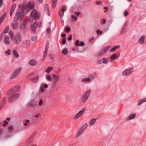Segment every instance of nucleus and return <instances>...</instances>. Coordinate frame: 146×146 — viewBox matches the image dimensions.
<instances>
[{
  "mask_svg": "<svg viewBox=\"0 0 146 146\" xmlns=\"http://www.w3.org/2000/svg\"><path fill=\"white\" fill-rule=\"evenodd\" d=\"M25 15V14L23 13V11H22L21 12L19 11H17L14 18L13 21L16 22L19 19L20 21H21L24 18Z\"/></svg>",
  "mask_w": 146,
  "mask_h": 146,
  "instance_id": "f257e3e1",
  "label": "nucleus"
},
{
  "mask_svg": "<svg viewBox=\"0 0 146 146\" xmlns=\"http://www.w3.org/2000/svg\"><path fill=\"white\" fill-rule=\"evenodd\" d=\"M91 90L89 89L87 90L82 97V102L83 104L85 103L87 101L91 93Z\"/></svg>",
  "mask_w": 146,
  "mask_h": 146,
  "instance_id": "f03ea898",
  "label": "nucleus"
},
{
  "mask_svg": "<svg viewBox=\"0 0 146 146\" xmlns=\"http://www.w3.org/2000/svg\"><path fill=\"white\" fill-rule=\"evenodd\" d=\"M13 39L14 43L15 44L17 45L20 44L22 40L21 34L19 33L17 34Z\"/></svg>",
  "mask_w": 146,
  "mask_h": 146,
  "instance_id": "7ed1b4c3",
  "label": "nucleus"
},
{
  "mask_svg": "<svg viewBox=\"0 0 146 146\" xmlns=\"http://www.w3.org/2000/svg\"><path fill=\"white\" fill-rule=\"evenodd\" d=\"M21 70V67H19L14 70L12 73L10 78L11 79H13L17 76L20 73Z\"/></svg>",
  "mask_w": 146,
  "mask_h": 146,
  "instance_id": "20e7f679",
  "label": "nucleus"
},
{
  "mask_svg": "<svg viewBox=\"0 0 146 146\" xmlns=\"http://www.w3.org/2000/svg\"><path fill=\"white\" fill-rule=\"evenodd\" d=\"M133 68H131L125 69L122 73V75L123 76H127L131 74L133 72Z\"/></svg>",
  "mask_w": 146,
  "mask_h": 146,
  "instance_id": "39448f33",
  "label": "nucleus"
},
{
  "mask_svg": "<svg viewBox=\"0 0 146 146\" xmlns=\"http://www.w3.org/2000/svg\"><path fill=\"white\" fill-rule=\"evenodd\" d=\"M19 96L18 94H13L8 98L7 101L10 102H14L18 98Z\"/></svg>",
  "mask_w": 146,
  "mask_h": 146,
  "instance_id": "423d86ee",
  "label": "nucleus"
},
{
  "mask_svg": "<svg viewBox=\"0 0 146 146\" xmlns=\"http://www.w3.org/2000/svg\"><path fill=\"white\" fill-rule=\"evenodd\" d=\"M31 15L33 17L34 19L35 20L38 19L40 17L39 13L35 9H34L31 12Z\"/></svg>",
  "mask_w": 146,
  "mask_h": 146,
  "instance_id": "0eeeda50",
  "label": "nucleus"
},
{
  "mask_svg": "<svg viewBox=\"0 0 146 146\" xmlns=\"http://www.w3.org/2000/svg\"><path fill=\"white\" fill-rule=\"evenodd\" d=\"M86 110V108H83L74 117V119H77L82 116L84 114V111Z\"/></svg>",
  "mask_w": 146,
  "mask_h": 146,
  "instance_id": "6e6552de",
  "label": "nucleus"
},
{
  "mask_svg": "<svg viewBox=\"0 0 146 146\" xmlns=\"http://www.w3.org/2000/svg\"><path fill=\"white\" fill-rule=\"evenodd\" d=\"M27 25V23L25 21L22 22L20 24V29L21 31H25L26 30V27Z\"/></svg>",
  "mask_w": 146,
  "mask_h": 146,
  "instance_id": "1a4fd4ad",
  "label": "nucleus"
},
{
  "mask_svg": "<svg viewBox=\"0 0 146 146\" xmlns=\"http://www.w3.org/2000/svg\"><path fill=\"white\" fill-rule=\"evenodd\" d=\"M66 10V5L63 6L61 10L59 12V15L61 18H62L64 15V12Z\"/></svg>",
  "mask_w": 146,
  "mask_h": 146,
  "instance_id": "9d476101",
  "label": "nucleus"
},
{
  "mask_svg": "<svg viewBox=\"0 0 146 146\" xmlns=\"http://www.w3.org/2000/svg\"><path fill=\"white\" fill-rule=\"evenodd\" d=\"M110 47V46H108L105 47L102 49L98 54L99 55H102L105 53Z\"/></svg>",
  "mask_w": 146,
  "mask_h": 146,
  "instance_id": "9b49d317",
  "label": "nucleus"
},
{
  "mask_svg": "<svg viewBox=\"0 0 146 146\" xmlns=\"http://www.w3.org/2000/svg\"><path fill=\"white\" fill-rule=\"evenodd\" d=\"M37 26L38 24L36 22H35L34 24H32L31 26V29L35 33H36V29L37 27Z\"/></svg>",
  "mask_w": 146,
  "mask_h": 146,
  "instance_id": "f8f14e48",
  "label": "nucleus"
},
{
  "mask_svg": "<svg viewBox=\"0 0 146 146\" xmlns=\"http://www.w3.org/2000/svg\"><path fill=\"white\" fill-rule=\"evenodd\" d=\"M49 48L48 44H46L44 49V54L43 56V59H44L47 55V52Z\"/></svg>",
  "mask_w": 146,
  "mask_h": 146,
  "instance_id": "ddd939ff",
  "label": "nucleus"
},
{
  "mask_svg": "<svg viewBox=\"0 0 146 146\" xmlns=\"http://www.w3.org/2000/svg\"><path fill=\"white\" fill-rule=\"evenodd\" d=\"M74 45L76 46H80L81 47L85 45V43L83 41L80 42L79 43V41L78 40H77L75 42Z\"/></svg>",
  "mask_w": 146,
  "mask_h": 146,
  "instance_id": "4468645a",
  "label": "nucleus"
},
{
  "mask_svg": "<svg viewBox=\"0 0 146 146\" xmlns=\"http://www.w3.org/2000/svg\"><path fill=\"white\" fill-rule=\"evenodd\" d=\"M30 41L26 40L24 41L22 43V45L25 47H27L29 46L30 44Z\"/></svg>",
  "mask_w": 146,
  "mask_h": 146,
  "instance_id": "2eb2a0df",
  "label": "nucleus"
},
{
  "mask_svg": "<svg viewBox=\"0 0 146 146\" xmlns=\"http://www.w3.org/2000/svg\"><path fill=\"white\" fill-rule=\"evenodd\" d=\"M9 37L8 36H6L4 38V44L6 45H9L10 44Z\"/></svg>",
  "mask_w": 146,
  "mask_h": 146,
  "instance_id": "dca6fc26",
  "label": "nucleus"
},
{
  "mask_svg": "<svg viewBox=\"0 0 146 146\" xmlns=\"http://www.w3.org/2000/svg\"><path fill=\"white\" fill-rule=\"evenodd\" d=\"M6 103V98L4 97L0 103V110L5 105Z\"/></svg>",
  "mask_w": 146,
  "mask_h": 146,
  "instance_id": "f3484780",
  "label": "nucleus"
},
{
  "mask_svg": "<svg viewBox=\"0 0 146 146\" xmlns=\"http://www.w3.org/2000/svg\"><path fill=\"white\" fill-rule=\"evenodd\" d=\"M145 36L144 35L142 36L139 38L138 42L141 44H143L144 43Z\"/></svg>",
  "mask_w": 146,
  "mask_h": 146,
  "instance_id": "a211bd4d",
  "label": "nucleus"
},
{
  "mask_svg": "<svg viewBox=\"0 0 146 146\" xmlns=\"http://www.w3.org/2000/svg\"><path fill=\"white\" fill-rule=\"evenodd\" d=\"M16 6L15 4H14L12 5L10 11V16H12L14 10L16 8Z\"/></svg>",
  "mask_w": 146,
  "mask_h": 146,
  "instance_id": "6ab92c4d",
  "label": "nucleus"
},
{
  "mask_svg": "<svg viewBox=\"0 0 146 146\" xmlns=\"http://www.w3.org/2000/svg\"><path fill=\"white\" fill-rule=\"evenodd\" d=\"M117 54H114L112 55L110 57V58L111 59L110 60L111 62H112L113 60L117 58Z\"/></svg>",
  "mask_w": 146,
  "mask_h": 146,
  "instance_id": "aec40b11",
  "label": "nucleus"
},
{
  "mask_svg": "<svg viewBox=\"0 0 146 146\" xmlns=\"http://www.w3.org/2000/svg\"><path fill=\"white\" fill-rule=\"evenodd\" d=\"M81 81L82 82L84 83L85 82H91V80L90 78L87 77L86 78H83L81 80Z\"/></svg>",
  "mask_w": 146,
  "mask_h": 146,
  "instance_id": "412c9836",
  "label": "nucleus"
},
{
  "mask_svg": "<svg viewBox=\"0 0 146 146\" xmlns=\"http://www.w3.org/2000/svg\"><path fill=\"white\" fill-rule=\"evenodd\" d=\"M83 132L82 130L79 129L76 134V137L77 138L80 137L82 134Z\"/></svg>",
  "mask_w": 146,
  "mask_h": 146,
  "instance_id": "4be33fe9",
  "label": "nucleus"
},
{
  "mask_svg": "<svg viewBox=\"0 0 146 146\" xmlns=\"http://www.w3.org/2000/svg\"><path fill=\"white\" fill-rule=\"evenodd\" d=\"M44 9L45 11L46 12L48 16L50 15V12L48 8V5L47 4L45 5Z\"/></svg>",
  "mask_w": 146,
  "mask_h": 146,
  "instance_id": "5701e85b",
  "label": "nucleus"
},
{
  "mask_svg": "<svg viewBox=\"0 0 146 146\" xmlns=\"http://www.w3.org/2000/svg\"><path fill=\"white\" fill-rule=\"evenodd\" d=\"M29 64L31 66L35 65L36 64V61L34 59L31 60L29 61Z\"/></svg>",
  "mask_w": 146,
  "mask_h": 146,
  "instance_id": "b1692460",
  "label": "nucleus"
},
{
  "mask_svg": "<svg viewBox=\"0 0 146 146\" xmlns=\"http://www.w3.org/2000/svg\"><path fill=\"white\" fill-rule=\"evenodd\" d=\"M59 76L57 77H56L54 78L53 81L52 82V84L53 85H56L59 80Z\"/></svg>",
  "mask_w": 146,
  "mask_h": 146,
  "instance_id": "393cba45",
  "label": "nucleus"
},
{
  "mask_svg": "<svg viewBox=\"0 0 146 146\" xmlns=\"http://www.w3.org/2000/svg\"><path fill=\"white\" fill-rule=\"evenodd\" d=\"M6 15L7 13L5 12L1 16L0 18V25L1 23L4 20Z\"/></svg>",
  "mask_w": 146,
  "mask_h": 146,
  "instance_id": "a878e982",
  "label": "nucleus"
},
{
  "mask_svg": "<svg viewBox=\"0 0 146 146\" xmlns=\"http://www.w3.org/2000/svg\"><path fill=\"white\" fill-rule=\"evenodd\" d=\"M20 88L19 86H15L13 88L12 90L14 93L18 92Z\"/></svg>",
  "mask_w": 146,
  "mask_h": 146,
  "instance_id": "bb28decb",
  "label": "nucleus"
},
{
  "mask_svg": "<svg viewBox=\"0 0 146 146\" xmlns=\"http://www.w3.org/2000/svg\"><path fill=\"white\" fill-rule=\"evenodd\" d=\"M33 137V135H31L30 137L28 139L27 141V143L28 144H29L33 142L32 138Z\"/></svg>",
  "mask_w": 146,
  "mask_h": 146,
  "instance_id": "cd10ccee",
  "label": "nucleus"
},
{
  "mask_svg": "<svg viewBox=\"0 0 146 146\" xmlns=\"http://www.w3.org/2000/svg\"><path fill=\"white\" fill-rule=\"evenodd\" d=\"M18 26V23L17 22L11 24V27L12 28L15 29H16L17 28Z\"/></svg>",
  "mask_w": 146,
  "mask_h": 146,
  "instance_id": "c85d7f7f",
  "label": "nucleus"
},
{
  "mask_svg": "<svg viewBox=\"0 0 146 146\" xmlns=\"http://www.w3.org/2000/svg\"><path fill=\"white\" fill-rule=\"evenodd\" d=\"M57 0H51L52 7L53 8H55L57 3Z\"/></svg>",
  "mask_w": 146,
  "mask_h": 146,
  "instance_id": "c756f323",
  "label": "nucleus"
},
{
  "mask_svg": "<svg viewBox=\"0 0 146 146\" xmlns=\"http://www.w3.org/2000/svg\"><path fill=\"white\" fill-rule=\"evenodd\" d=\"M39 78V76L37 75L34 78L32 79V81L34 83L37 82Z\"/></svg>",
  "mask_w": 146,
  "mask_h": 146,
  "instance_id": "7c9ffc66",
  "label": "nucleus"
},
{
  "mask_svg": "<svg viewBox=\"0 0 146 146\" xmlns=\"http://www.w3.org/2000/svg\"><path fill=\"white\" fill-rule=\"evenodd\" d=\"M87 127V123H86L80 129L82 130L83 131H84L86 128Z\"/></svg>",
  "mask_w": 146,
  "mask_h": 146,
  "instance_id": "2f4dec72",
  "label": "nucleus"
},
{
  "mask_svg": "<svg viewBox=\"0 0 146 146\" xmlns=\"http://www.w3.org/2000/svg\"><path fill=\"white\" fill-rule=\"evenodd\" d=\"M23 10H25L27 12H29L30 9V8L28 7L27 5H23Z\"/></svg>",
  "mask_w": 146,
  "mask_h": 146,
  "instance_id": "473e14b6",
  "label": "nucleus"
},
{
  "mask_svg": "<svg viewBox=\"0 0 146 146\" xmlns=\"http://www.w3.org/2000/svg\"><path fill=\"white\" fill-rule=\"evenodd\" d=\"M29 105L32 107H34L35 105V100H32L29 103Z\"/></svg>",
  "mask_w": 146,
  "mask_h": 146,
  "instance_id": "72a5a7b5",
  "label": "nucleus"
},
{
  "mask_svg": "<svg viewBox=\"0 0 146 146\" xmlns=\"http://www.w3.org/2000/svg\"><path fill=\"white\" fill-rule=\"evenodd\" d=\"M27 5L28 7L30 8V9H33L34 7V5L33 4H31L30 2H29Z\"/></svg>",
  "mask_w": 146,
  "mask_h": 146,
  "instance_id": "f704fd0d",
  "label": "nucleus"
},
{
  "mask_svg": "<svg viewBox=\"0 0 146 146\" xmlns=\"http://www.w3.org/2000/svg\"><path fill=\"white\" fill-rule=\"evenodd\" d=\"M53 69L52 67H49L45 70V72L47 73H49Z\"/></svg>",
  "mask_w": 146,
  "mask_h": 146,
  "instance_id": "c9c22d12",
  "label": "nucleus"
},
{
  "mask_svg": "<svg viewBox=\"0 0 146 146\" xmlns=\"http://www.w3.org/2000/svg\"><path fill=\"white\" fill-rule=\"evenodd\" d=\"M13 93H14V92H13L12 89H10V90H8L6 92V94L7 95H8L11 94H13Z\"/></svg>",
  "mask_w": 146,
  "mask_h": 146,
  "instance_id": "e433bc0d",
  "label": "nucleus"
},
{
  "mask_svg": "<svg viewBox=\"0 0 146 146\" xmlns=\"http://www.w3.org/2000/svg\"><path fill=\"white\" fill-rule=\"evenodd\" d=\"M135 117V115L134 114H132L130 115L128 118V119L129 120L134 119Z\"/></svg>",
  "mask_w": 146,
  "mask_h": 146,
  "instance_id": "4c0bfd02",
  "label": "nucleus"
},
{
  "mask_svg": "<svg viewBox=\"0 0 146 146\" xmlns=\"http://www.w3.org/2000/svg\"><path fill=\"white\" fill-rule=\"evenodd\" d=\"M9 34L10 36V38L11 40L13 39V33L12 31H9Z\"/></svg>",
  "mask_w": 146,
  "mask_h": 146,
  "instance_id": "58836bf2",
  "label": "nucleus"
},
{
  "mask_svg": "<svg viewBox=\"0 0 146 146\" xmlns=\"http://www.w3.org/2000/svg\"><path fill=\"white\" fill-rule=\"evenodd\" d=\"M62 54L65 55H67L68 52V51L67 49L66 48H64L62 50Z\"/></svg>",
  "mask_w": 146,
  "mask_h": 146,
  "instance_id": "ea45409f",
  "label": "nucleus"
},
{
  "mask_svg": "<svg viewBox=\"0 0 146 146\" xmlns=\"http://www.w3.org/2000/svg\"><path fill=\"white\" fill-rule=\"evenodd\" d=\"M13 52L14 55L16 57L18 58L19 56V55L18 53L14 49L13 50Z\"/></svg>",
  "mask_w": 146,
  "mask_h": 146,
  "instance_id": "a19ab883",
  "label": "nucleus"
},
{
  "mask_svg": "<svg viewBox=\"0 0 146 146\" xmlns=\"http://www.w3.org/2000/svg\"><path fill=\"white\" fill-rule=\"evenodd\" d=\"M103 59V63L105 64H107L108 62V60L106 58H103L102 59Z\"/></svg>",
  "mask_w": 146,
  "mask_h": 146,
  "instance_id": "79ce46f5",
  "label": "nucleus"
},
{
  "mask_svg": "<svg viewBox=\"0 0 146 146\" xmlns=\"http://www.w3.org/2000/svg\"><path fill=\"white\" fill-rule=\"evenodd\" d=\"M96 119H92L90 122V123L91 125H93L96 122Z\"/></svg>",
  "mask_w": 146,
  "mask_h": 146,
  "instance_id": "37998d69",
  "label": "nucleus"
},
{
  "mask_svg": "<svg viewBox=\"0 0 146 146\" xmlns=\"http://www.w3.org/2000/svg\"><path fill=\"white\" fill-rule=\"evenodd\" d=\"M126 25V23H125V24H124L123 26L122 27V28L121 31V34H123L124 33V31L125 30L124 26L125 25Z\"/></svg>",
  "mask_w": 146,
  "mask_h": 146,
  "instance_id": "c03bdc74",
  "label": "nucleus"
},
{
  "mask_svg": "<svg viewBox=\"0 0 146 146\" xmlns=\"http://www.w3.org/2000/svg\"><path fill=\"white\" fill-rule=\"evenodd\" d=\"M34 18L31 15L30 17H29V21L31 23H32L33 21V19Z\"/></svg>",
  "mask_w": 146,
  "mask_h": 146,
  "instance_id": "a18cd8bd",
  "label": "nucleus"
},
{
  "mask_svg": "<svg viewBox=\"0 0 146 146\" xmlns=\"http://www.w3.org/2000/svg\"><path fill=\"white\" fill-rule=\"evenodd\" d=\"M46 79L48 81H51V77L49 75H48L46 76Z\"/></svg>",
  "mask_w": 146,
  "mask_h": 146,
  "instance_id": "49530a36",
  "label": "nucleus"
},
{
  "mask_svg": "<svg viewBox=\"0 0 146 146\" xmlns=\"http://www.w3.org/2000/svg\"><path fill=\"white\" fill-rule=\"evenodd\" d=\"M144 102H143V100H142V99H140L138 101V104L139 105H140L142 104H143V103Z\"/></svg>",
  "mask_w": 146,
  "mask_h": 146,
  "instance_id": "de8ad7c7",
  "label": "nucleus"
},
{
  "mask_svg": "<svg viewBox=\"0 0 146 146\" xmlns=\"http://www.w3.org/2000/svg\"><path fill=\"white\" fill-rule=\"evenodd\" d=\"M9 27L8 26H7L6 27L4 31V33H7L8 32V31L9 30Z\"/></svg>",
  "mask_w": 146,
  "mask_h": 146,
  "instance_id": "09e8293b",
  "label": "nucleus"
},
{
  "mask_svg": "<svg viewBox=\"0 0 146 146\" xmlns=\"http://www.w3.org/2000/svg\"><path fill=\"white\" fill-rule=\"evenodd\" d=\"M13 128V127L12 126H10L8 127V131L10 132H11V131H12Z\"/></svg>",
  "mask_w": 146,
  "mask_h": 146,
  "instance_id": "8fccbe9b",
  "label": "nucleus"
},
{
  "mask_svg": "<svg viewBox=\"0 0 146 146\" xmlns=\"http://www.w3.org/2000/svg\"><path fill=\"white\" fill-rule=\"evenodd\" d=\"M37 39V36H35L32 38V40L33 41H35Z\"/></svg>",
  "mask_w": 146,
  "mask_h": 146,
  "instance_id": "3c124183",
  "label": "nucleus"
},
{
  "mask_svg": "<svg viewBox=\"0 0 146 146\" xmlns=\"http://www.w3.org/2000/svg\"><path fill=\"white\" fill-rule=\"evenodd\" d=\"M40 90L41 92H44L45 91V90L43 89L42 86H40Z\"/></svg>",
  "mask_w": 146,
  "mask_h": 146,
  "instance_id": "603ef678",
  "label": "nucleus"
},
{
  "mask_svg": "<svg viewBox=\"0 0 146 146\" xmlns=\"http://www.w3.org/2000/svg\"><path fill=\"white\" fill-rule=\"evenodd\" d=\"M73 80L72 78H69L68 80V82L70 84H71L73 83Z\"/></svg>",
  "mask_w": 146,
  "mask_h": 146,
  "instance_id": "864d4df0",
  "label": "nucleus"
},
{
  "mask_svg": "<svg viewBox=\"0 0 146 146\" xmlns=\"http://www.w3.org/2000/svg\"><path fill=\"white\" fill-rule=\"evenodd\" d=\"M70 29L69 27H67L66 28V31L67 33H68L70 32Z\"/></svg>",
  "mask_w": 146,
  "mask_h": 146,
  "instance_id": "5fc2aeb1",
  "label": "nucleus"
},
{
  "mask_svg": "<svg viewBox=\"0 0 146 146\" xmlns=\"http://www.w3.org/2000/svg\"><path fill=\"white\" fill-rule=\"evenodd\" d=\"M129 13L127 11H125L124 13V15L126 17L128 15Z\"/></svg>",
  "mask_w": 146,
  "mask_h": 146,
  "instance_id": "6e6d98bb",
  "label": "nucleus"
},
{
  "mask_svg": "<svg viewBox=\"0 0 146 146\" xmlns=\"http://www.w3.org/2000/svg\"><path fill=\"white\" fill-rule=\"evenodd\" d=\"M66 39L65 38H64L63 39L62 43L63 44H64L66 43Z\"/></svg>",
  "mask_w": 146,
  "mask_h": 146,
  "instance_id": "4d7b16f0",
  "label": "nucleus"
},
{
  "mask_svg": "<svg viewBox=\"0 0 146 146\" xmlns=\"http://www.w3.org/2000/svg\"><path fill=\"white\" fill-rule=\"evenodd\" d=\"M43 103V100L42 99H40L39 102V106H41L42 105V104Z\"/></svg>",
  "mask_w": 146,
  "mask_h": 146,
  "instance_id": "13d9d810",
  "label": "nucleus"
},
{
  "mask_svg": "<svg viewBox=\"0 0 146 146\" xmlns=\"http://www.w3.org/2000/svg\"><path fill=\"white\" fill-rule=\"evenodd\" d=\"M97 33L98 35L102 34V31H101L100 32V30H98L97 31Z\"/></svg>",
  "mask_w": 146,
  "mask_h": 146,
  "instance_id": "bf43d9fd",
  "label": "nucleus"
},
{
  "mask_svg": "<svg viewBox=\"0 0 146 146\" xmlns=\"http://www.w3.org/2000/svg\"><path fill=\"white\" fill-rule=\"evenodd\" d=\"M5 53L6 54H7L8 55H10L11 54L10 52V50H9L8 49L7 51H6L5 52Z\"/></svg>",
  "mask_w": 146,
  "mask_h": 146,
  "instance_id": "052dcab7",
  "label": "nucleus"
},
{
  "mask_svg": "<svg viewBox=\"0 0 146 146\" xmlns=\"http://www.w3.org/2000/svg\"><path fill=\"white\" fill-rule=\"evenodd\" d=\"M3 5V0H0V8Z\"/></svg>",
  "mask_w": 146,
  "mask_h": 146,
  "instance_id": "680f3d73",
  "label": "nucleus"
},
{
  "mask_svg": "<svg viewBox=\"0 0 146 146\" xmlns=\"http://www.w3.org/2000/svg\"><path fill=\"white\" fill-rule=\"evenodd\" d=\"M89 77L91 79V81L95 78V76H91Z\"/></svg>",
  "mask_w": 146,
  "mask_h": 146,
  "instance_id": "e2e57ef3",
  "label": "nucleus"
},
{
  "mask_svg": "<svg viewBox=\"0 0 146 146\" xmlns=\"http://www.w3.org/2000/svg\"><path fill=\"white\" fill-rule=\"evenodd\" d=\"M4 123L3 124V125L4 126H5L6 125H7L8 124V122L6 121H4Z\"/></svg>",
  "mask_w": 146,
  "mask_h": 146,
  "instance_id": "0e129e2a",
  "label": "nucleus"
},
{
  "mask_svg": "<svg viewBox=\"0 0 146 146\" xmlns=\"http://www.w3.org/2000/svg\"><path fill=\"white\" fill-rule=\"evenodd\" d=\"M72 39V35H69L68 38V40H71Z\"/></svg>",
  "mask_w": 146,
  "mask_h": 146,
  "instance_id": "69168bd1",
  "label": "nucleus"
},
{
  "mask_svg": "<svg viewBox=\"0 0 146 146\" xmlns=\"http://www.w3.org/2000/svg\"><path fill=\"white\" fill-rule=\"evenodd\" d=\"M51 29L50 28H48L47 30V34L50 33V32Z\"/></svg>",
  "mask_w": 146,
  "mask_h": 146,
  "instance_id": "338daca9",
  "label": "nucleus"
},
{
  "mask_svg": "<svg viewBox=\"0 0 146 146\" xmlns=\"http://www.w3.org/2000/svg\"><path fill=\"white\" fill-rule=\"evenodd\" d=\"M103 63V60H100L98 61V63L102 64Z\"/></svg>",
  "mask_w": 146,
  "mask_h": 146,
  "instance_id": "774afa93",
  "label": "nucleus"
}]
</instances>
